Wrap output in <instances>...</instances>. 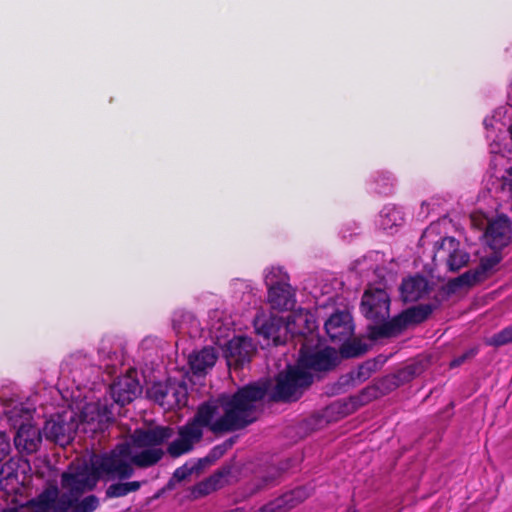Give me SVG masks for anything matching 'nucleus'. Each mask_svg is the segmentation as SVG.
Wrapping results in <instances>:
<instances>
[{"instance_id":"43","label":"nucleus","mask_w":512,"mask_h":512,"mask_svg":"<svg viewBox=\"0 0 512 512\" xmlns=\"http://www.w3.org/2000/svg\"><path fill=\"white\" fill-rule=\"evenodd\" d=\"M502 189L508 191L512 196V167L506 170L505 175L502 176Z\"/></svg>"},{"instance_id":"32","label":"nucleus","mask_w":512,"mask_h":512,"mask_svg":"<svg viewBox=\"0 0 512 512\" xmlns=\"http://www.w3.org/2000/svg\"><path fill=\"white\" fill-rule=\"evenodd\" d=\"M192 474H194L193 468H191L190 462H186L175 469L171 478L166 483V489H174L177 483L186 480Z\"/></svg>"},{"instance_id":"22","label":"nucleus","mask_w":512,"mask_h":512,"mask_svg":"<svg viewBox=\"0 0 512 512\" xmlns=\"http://www.w3.org/2000/svg\"><path fill=\"white\" fill-rule=\"evenodd\" d=\"M217 360L214 348L204 347L197 353L190 355L189 365L194 374H202L212 368Z\"/></svg>"},{"instance_id":"31","label":"nucleus","mask_w":512,"mask_h":512,"mask_svg":"<svg viewBox=\"0 0 512 512\" xmlns=\"http://www.w3.org/2000/svg\"><path fill=\"white\" fill-rule=\"evenodd\" d=\"M332 407L337 411L338 414H340L342 417H345L354 413L361 406L357 400H354V395H352L346 399L336 401Z\"/></svg>"},{"instance_id":"20","label":"nucleus","mask_w":512,"mask_h":512,"mask_svg":"<svg viewBox=\"0 0 512 512\" xmlns=\"http://www.w3.org/2000/svg\"><path fill=\"white\" fill-rule=\"evenodd\" d=\"M220 407L219 396L215 400L206 401L198 406L192 420L202 428L208 427L214 434L233 432V430H214L217 419L215 421L213 419L218 415Z\"/></svg>"},{"instance_id":"8","label":"nucleus","mask_w":512,"mask_h":512,"mask_svg":"<svg viewBox=\"0 0 512 512\" xmlns=\"http://www.w3.org/2000/svg\"><path fill=\"white\" fill-rule=\"evenodd\" d=\"M360 311L372 323L368 326L383 325L389 322V295L385 290L379 288L365 290L360 303ZM367 330L369 331V327H367Z\"/></svg>"},{"instance_id":"4","label":"nucleus","mask_w":512,"mask_h":512,"mask_svg":"<svg viewBox=\"0 0 512 512\" xmlns=\"http://www.w3.org/2000/svg\"><path fill=\"white\" fill-rule=\"evenodd\" d=\"M130 456L131 447L127 443L118 444L109 453L96 456L91 462L94 476L98 478L108 476L119 480L129 479L134 474Z\"/></svg>"},{"instance_id":"47","label":"nucleus","mask_w":512,"mask_h":512,"mask_svg":"<svg viewBox=\"0 0 512 512\" xmlns=\"http://www.w3.org/2000/svg\"><path fill=\"white\" fill-rule=\"evenodd\" d=\"M171 490H172V489H166V485H165L163 488L159 489V490H158V491H157L153 496H151V497L148 499V501H149V502L154 501V500H156V499L160 498V497H161L165 492H167V491H171Z\"/></svg>"},{"instance_id":"9","label":"nucleus","mask_w":512,"mask_h":512,"mask_svg":"<svg viewBox=\"0 0 512 512\" xmlns=\"http://www.w3.org/2000/svg\"><path fill=\"white\" fill-rule=\"evenodd\" d=\"M254 328L258 335L266 340H272L275 346L285 344L292 336L290 323L280 316H257L254 319Z\"/></svg>"},{"instance_id":"44","label":"nucleus","mask_w":512,"mask_h":512,"mask_svg":"<svg viewBox=\"0 0 512 512\" xmlns=\"http://www.w3.org/2000/svg\"><path fill=\"white\" fill-rule=\"evenodd\" d=\"M68 359L71 363H74V362H78V361H89L90 360V357L89 355L84 352L83 350H78V351H75L73 353H71L69 356H68Z\"/></svg>"},{"instance_id":"1","label":"nucleus","mask_w":512,"mask_h":512,"mask_svg":"<svg viewBox=\"0 0 512 512\" xmlns=\"http://www.w3.org/2000/svg\"><path fill=\"white\" fill-rule=\"evenodd\" d=\"M339 363L337 351L329 346L322 349L302 344L294 365H288L276 377V384L269 398L272 402L290 403L299 400L313 384L312 372H329Z\"/></svg>"},{"instance_id":"3","label":"nucleus","mask_w":512,"mask_h":512,"mask_svg":"<svg viewBox=\"0 0 512 512\" xmlns=\"http://www.w3.org/2000/svg\"><path fill=\"white\" fill-rule=\"evenodd\" d=\"M437 303L418 304L403 310L389 322L383 325L369 326V339L378 340L395 336L405 330L409 325L420 324L428 319L432 312L440 305L442 298L436 296Z\"/></svg>"},{"instance_id":"30","label":"nucleus","mask_w":512,"mask_h":512,"mask_svg":"<svg viewBox=\"0 0 512 512\" xmlns=\"http://www.w3.org/2000/svg\"><path fill=\"white\" fill-rule=\"evenodd\" d=\"M367 351L366 344L360 340H346L341 342L340 353L344 358H354L363 355Z\"/></svg>"},{"instance_id":"6","label":"nucleus","mask_w":512,"mask_h":512,"mask_svg":"<svg viewBox=\"0 0 512 512\" xmlns=\"http://www.w3.org/2000/svg\"><path fill=\"white\" fill-rule=\"evenodd\" d=\"M78 418L77 413L71 410L51 415L43 427L45 438L62 447L70 444L78 430Z\"/></svg>"},{"instance_id":"37","label":"nucleus","mask_w":512,"mask_h":512,"mask_svg":"<svg viewBox=\"0 0 512 512\" xmlns=\"http://www.w3.org/2000/svg\"><path fill=\"white\" fill-rule=\"evenodd\" d=\"M478 353V350L476 348H471L467 351H465L464 353H462L461 355L455 357L451 362H450V368H456V367H459L461 366L463 363H465L468 359H471L473 358L474 356H476V354Z\"/></svg>"},{"instance_id":"46","label":"nucleus","mask_w":512,"mask_h":512,"mask_svg":"<svg viewBox=\"0 0 512 512\" xmlns=\"http://www.w3.org/2000/svg\"><path fill=\"white\" fill-rule=\"evenodd\" d=\"M278 471H276L275 473H273V475H268V476H265L263 477L262 479V487H266V486H269V485H272L275 480H276V477L278 476Z\"/></svg>"},{"instance_id":"27","label":"nucleus","mask_w":512,"mask_h":512,"mask_svg":"<svg viewBox=\"0 0 512 512\" xmlns=\"http://www.w3.org/2000/svg\"><path fill=\"white\" fill-rule=\"evenodd\" d=\"M178 435L194 447L195 443L201 441L203 430L200 425L190 419L185 425L179 427Z\"/></svg>"},{"instance_id":"36","label":"nucleus","mask_w":512,"mask_h":512,"mask_svg":"<svg viewBox=\"0 0 512 512\" xmlns=\"http://www.w3.org/2000/svg\"><path fill=\"white\" fill-rule=\"evenodd\" d=\"M193 449V446L184 440L181 436L172 441L167 447V453L172 458L180 457L183 454L189 453Z\"/></svg>"},{"instance_id":"38","label":"nucleus","mask_w":512,"mask_h":512,"mask_svg":"<svg viewBox=\"0 0 512 512\" xmlns=\"http://www.w3.org/2000/svg\"><path fill=\"white\" fill-rule=\"evenodd\" d=\"M10 449L9 437L6 433L0 431V462L9 455Z\"/></svg>"},{"instance_id":"26","label":"nucleus","mask_w":512,"mask_h":512,"mask_svg":"<svg viewBox=\"0 0 512 512\" xmlns=\"http://www.w3.org/2000/svg\"><path fill=\"white\" fill-rule=\"evenodd\" d=\"M376 363L374 361H366L359 365L356 369L350 371L346 377L345 383L352 381L353 384H360L369 379L375 371Z\"/></svg>"},{"instance_id":"19","label":"nucleus","mask_w":512,"mask_h":512,"mask_svg":"<svg viewBox=\"0 0 512 512\" xmlns=\"http://www.w3.org/2000/svg\"><path fill=\"white\" fill-rule=\"evenodd\" d=\"M430 285L428 280L421 275L403 279L400 286L401 298L404 302H415L428 294Z\"/></svg>"},{"instance_id":"48","label":"nucleus","mask_w":512,"mask_h":512,"mask_svg":"<svg viewBox=\"0 0 512 512\" xmlns=\"http://www.w3.org/2000/svg\"><path fill=\"white\" fill-rule=\"evenodd\" d=\"M2 512H18V509L15 507L4 509Z\"/></svg>"},{"instance_id":"33","label":"nucleus","mask_w":512,"mask_h":512,"mask_svg":"<svg viewBox=\"0 0 512 512\" xmlns=\"http://www.w3.org/2000/svg\"><path fill=\"white\" fill-rule=\"evenodd\" d=\"M381 395L382 392L379 386L374 384L363 388L358 394L354 395V400H357L359 405L362 407L377 399Z\"/></svg>"},{"instance_id":"35","label":"nucleus","mask_w":512,"mask_h":512,"mask_svg":"<svg viewBox=\"0 0 512 512\" xmlns=\"http://www.w3.org/2000/svg\"><path fill=\"white\" fill-rule=\"evenodd\" d=\"M237 437H230L226 439L224 442L214 446L207 454V459L210 460V463H215L218 459H220L224 454L230 450L236 442Z\"/></svg>"},{"instance_id":"28","label":"nucleus","mask_w":512,"mask_h":512,"mask_svg":"<svg viewBox=\"0 0 512 512\" xmlns=\"http://www.w3.org/2000/svg\"><path fill=\"white\" fill-rule=\"evenodd\" d=\"M500 251L501 250H493V253L490 256L482 257L480 259V263L476 267V270L479 272L483 281L489 277L495 266L501 262L502 255Z\"/></svg>"},{"instance_id":"7","label":"nucleus","mask_w":512,"mask_h":512,"mask_svg":"<svg viewBox=\"0 0 512 512\" xmlns=\"http://www.w3.org/2000/svg\"><path fill=\"white\" fill-rule=\"evenodd\" d=\"M268 289V301L273 309L290 310L295 304V294L287 282V276L282 275L280 268H272L265 276Z\"/></svg>"},{"instance_id":"12","label":"nucleus","mask_w":512,"mask_h":512,"mask_svg":"<svg viewBox=\"0 0 512 512\" xmlns=\"http://www.w3.org/2000/svg\"><path fill=\"white\" fill-rule=\"evenodd\" d=\"M255 352L256 347L250 338L237 336L228 341L225 356L229 366L240 369L252 360Z\"/></svg>"},{"instance_id":"5","label":"nucleus","mask_w":512,"mask_h":512,"mask_svg":"<svg viewBox=\"0 0 512 512\" xmlns=\"http://www.w3.org/2000/svg\"><path fill=\"white\" fill-rule=\"evenodd\" d=\"M31 412L23 407L14 408L10 411L9 420L17 432L14 436V444L20 452L27 454L35 453L42 442V434L39 428L31 424Z\"/></svg>"},{"instance_id":"13","label":"nucleus","mask_w":512,"mask_h":512,"mask_svg":"<svg viewBox=\"0 0 512 512\" xmlns=\"http://www.w3.org/2000/svg\"><path fill=\"white\" fill-rule=\"evenodd\" d=\"M173 435L174 431L169 426L137 428L131 436V441L137 448H159L158 446L167 442Z\"/></svg>"},{"instance_id":"51","label":"nucleus","mask_w":512,"mask_h":512,"mask_svg":"<svg viewBox=\"0 0 512 512\" xmlns=\"http://www.w3.org/2000/svg\"><path fill=\"white\" fill-rule=\"evenodd\" d=\"M173 323H174V328H176V323H177V319L176 318L173 319Z\"/></svg>"},{"instance_id":"15","label":"nucleus","mask_w":512,"mask_h":512,"mask_svg":"<svg viewBox=\"0 0 512 512\" xmlns=\"http://www.w3.org/2000/svg\"><path fill=\"white\" fill-rule=\"evenodd\" d=\"M99 478L94 476L93 471L81 470L77 472H65L61 477L63 489L67 495L80 497L84 492L92 490Z\"/></svg>"},{"instance_id":"18","label":"nucleus","mask_w":512,"mask_h":512,"mask_svg":"<svg viewBox=\"0 0 512 512\" xmlns=\"http://www.w3.org/2000/svg\"><path fill=\"white\" fill-rule=\"evenodd\" d=\"M58 512H94L99 506V499L95 495H88L79 500V497H72L67 493L58 491Z\"/></svg>"},{"instance_id":"40","label":"nucleus","mask_w":512,"mask_h":512,"mask_svg":"<svg viewBox=\"0 0 512 512\" xmlns=\"http://www.w3.org/2000/svg\"><path fill=\"white\" fill-rule=\"evenodd\" d=\"M232 467L230 465H225L215 471L211 477L214 478V481L218 483L219 487H222V479L231 474Z\"/></svg>"},{"instance_id":"29","label":"nucleus","mask_w":512,"mask_h":512,"mask_svg":"<svg viewBox=\"0 0 512 512\" xmlns=\"http://www.w3.org/2000/svg\"><path fill=\"white\" fill-rule=\"evenodd\" d=\"M219 488L218 483L210 476L190 488V497L192 499H199L211 494Z\"/></svg>"},{"instance_id":"34","label":"nucleus","mask_w":512,"mask_h":512,"mask_svg":"<svg viewBox=\"0 0 512 512\" xmlns=\"http://www.w3.org/2000/svg\"><path fill=\"white\" fill-rule=\"evenodd\" d=\"M512 342V324L493 334L487 339L486 344L493 347H501Z\"/></svg>"},{"instance_id":"24","label":"nucleus","mask_w":512,"mask_h":512,"mask_svg":"<svg viewBox=\"0 0 512 512\" xmlns=\"http://www.w3.org/2000/svg\"><path fill=\"white\" fill-rule=\"evenodd\" d=\"M141 486H142L141 481H130V482L118 481V482L110 484L105 489V497L107 499L125 497L130 493L138 491L141 488Z\"/></svg>"},{"instance_id":"25","label":"nucleus","mask_w":512,"mask_h":512,"mask_svg":"<svg viewBox=\"0 0 512 512\" xmlns=\"http://www.w3.org/2000/svg\"><path fill=\"white\" fill-rule=\"evenodd\" d=\"M297 505L298 503L295 501L294 497L292 496V491L290 490L275 500L264 505L262 510L264 512H286Z\"/></svg>"},{"instance_id":"17","label":"nucleus","mask_w":512,"mask_h":512,"mask_svg":"<svg viewBox=\"0 0 512 512\" xmlns=\"http://www.w3.org/2000/svg\"><path fill=\"white\" fill-rule=\"evenodd\" d=\"M147 397L161 407L179 405V387L171 382H154L146 391Z\"/></svg>"},{"instance_id":"41","label":"nucleus","mask_w":512,"mask_h":512,"mask_svg":"<svg viewBox=\"0 0 512 512\" xmlns=\"http://www.w3.org/2000/svg\"><path fill=\"white\" fill-rule=\"evenodd\" d=\"M206 459H207V455L203 458H199L196 461H190L191 468H193V473L199 474L206 467L212 465V463H210V460H206Z\"/></svg>"},{"instance_id":"11","label":"nucleus","mask_w":512,"mask_h":512,"mask_svg":"<svg viewBox=\"0 0 512 512\" xmlns=\"http://www.w3.org/2000/svg\"><path fill=\"white\" fill-rule=\"evenodd\" d=\"M110 393L114 402L120 406H125L136 399L142 393L136 371L129 370L125 375L118 377L110 386Z\"/></svg>"},{"instance_id":"42","label":"nucleus","mask_w":512,"mask_h":512,"mask_svg":"<svg viewBox=\"0 0 512 512\" xmlns=\"http://www.w3.org/2000/svg\"><path fill=\"white\" fill-rule=\"evenodd\" d=\"M206 459H207V455L203 458H199L196 461H190L191 468H193V473L199 474L206 467L212 465V463H210V460H206Z\"/></svg>"},{"instance_id":"23","label":"nucleus","mask_w":512,"mask_h":512,"mask_svg":"<svg viewBox=\"0 0 512 512\" xmlns=\"http://www.w3.org/2000/svg\"><path fill=\"white\" fill-rule=\"evenodd\" d=\"M164 456L162 448H144L142 451L130 456L131 465L139 468H149L156 465Z\"/></svg>"},{"instance_id":"10","label":"nucleus","mask_w":512,"mask_h":512,"mask_svg":"<svg viewBox=\"0 0 512 512\" xmlns=\"http://www.w3.org/2000/svg\"><path fill=\"white\" fill-rule=\"evenodd\" d=\"M460 243L454 237H444L435 243L434 259H446L448 269L457 272L469 263L470 255L459 248Z\"/></svg>"},{"instance_id":"16","label":"nucleus","mask_w":512,"mask_h":512,"mask_svg":"<svg viewBox=\"0 0 512 512\" xmlns=\"http://www.w3.org/2000/svg\"><path fill=\"white\" fill-rule=\"evenodd\" d=\"M325 330L332 342L349 340L354 332L352 318L348 312L338 311L325 322Z\"/></svg>"},{"instance_id":"49","label":"nucleus","mask_w":512,"mask_h":512,"mask_svg":"<svg viewBox=\"0 0 512 512\" xmlns=\"http://www.w3.org/2000/svg\"><path fill=\"white\" fill-rule=\"evenodd\" d=\"M183 317H188V318H193V316L190 314V313H183L182 314Z\"/></svg>"},{"instance_id":"50","label":"nucleus","mask_w":512,"mask_h":512,"mask_svg":"<svg viewBox=\"0 0 512 512\" xmlns=\"http://www.w3.org/2000/svg\"><path fill=\"white\" fill-rule=\"evenodd\" d=\"M346 512H356V510L353 507H349Z\"/></svg>"},{"instance_id":"2","label":"nucleus","mask_w":512,"mask_h":512,"mask_svg":"<svg viewBox=\"0 0 512 512\" xmlns=\"http://www.w3.org/2000/svg\"><path fill=\"white\" fill-rule=\"evenodd\" d=\"M270 380L259 379L239 387L233 394L222 393L219 402L224 413L214 430H241L257 420L259 404L270 390Z\"/></svg>"},{"instance_id":"39","label":"nucleus","mask_w":512,"mask_h":512,"mask_svg":"<svg viewBox=\"0 0 512 512\" xmlns=\"http://www.w3.org/2000/svg\"><path fill=\"white\" fill-rule=\"evenodd\" d=\"M295 501L300 504L310 496L311 490L305 486H299L291 490Z\"/></svg>"},{"instance_id":"45","label":"nucleus","mask_w":512,"mask_h":512,"mask_svg":"<svg viewBox=\"0 0 512 512\" xmlns=\"http://www.w3.org/2000/svg\"><path fill=\"white\" fill-rule=\"evenodd\" d=\"M6 470H7V474H6L5 478L7 480L11 479V478H14V479L17 478V473L15 471H13V469L11 468L9 463H6V464H4L2 466L1 471H0V475L2 476L5 473Z\"/></svg>"},{"instance_id":"21","label":"nucleus","mask_w":512,"mask_h":512,"mask_svg":"<svg viewBox=\"0 0 512 512\" xmlns=\"http://www.w3.org/2000/svg\"><path fill=\"white\" fill-rule=\"evenodd\" d=\"M482 281L483 279L479 275V272L476 270V268L470 269L458 277L450 279L445 286L441 287L439 295L441 296L442 300H444L450 295L456 293L458 289L462 287H472Z\"/></svg>"},{"instance_id":"14","label":"nucleus","mask_w":512,"mask_h":512,"mask_svg":"<svg viewBox=\"0 0 512 512\" xmlns=\"http://www.w3.org/2000/svg\"><path fill=\"white\" fill-rule=\"evenodd\" d=\"M512 227L508 216L502 214L489 222L485 238L492 250H502L511 240Z\"/></svg>"}]
</instances>
